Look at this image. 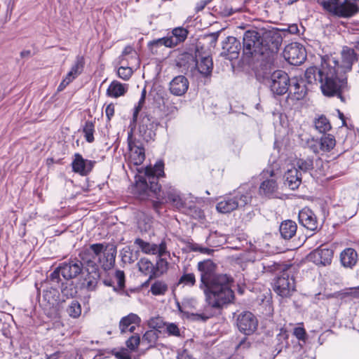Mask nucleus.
<instances>
[{
	"label": "nucleus",
	"instance_id": "50",
	"mask_svg": "<svg viewBox=\"0 0 359 359\" xmlns=\"http://www.w3.org/2000/svg\"><path fill=\"white\" fill-rule=\"evenodd\" d=\"M118 76L125 80H128L133 74V70L129 67H120L117 72Z\"/></svg>",
	"mask_w": 359,
	"mask_h": 359
},
{
	"label": "nucleus",
	"instance_id": "54",
	"mask_svg": "<svg viewBox=\"0 0 359 359\" xmlns=\"http://www.w3.org/2000/svg\"><path fill=\"white\" fill-rule=\"evenodd\" d=\"M61 274L60 269H59V266L57 267L50 275V280L53 283H59L60 275Z\"/></svg>",
	"mask_w": 359,
	"mask_h": 359
},
{
	"label": "nucleus",
	"instance_id": "57",
	"mask_svg": "<svg viewBox=\"0 0 359 359\" xmlns=\"http://www.w3.org/2000/svg\"><path fill=\"white\" fill-rule=\"evenodd\" d=\"M156 254H158L159 256L161 257L165 254L166 245L165 243L162 242L160 245H156Z\"/></svg>",
	"mask_w": 359,
	"mask_h": 359
},
{
	"label": "nucleus",
	"instance_id": "34",
	"mask_svg": "<svg viewBox=\"0 0 359 359\" xmlns=\"http://www.w3.org/2000/svg\"><path fill=\"white\" fill-rule=\"evenodd\" d=\"M168 290V285L165 281L161 280H155L151 285L150 292L153 295H164Z\"/></svg>",
	"mask_w": 359,
	"mask_h": 359
},
{
	"label": "nucleus",
	"instance_id": "24",
	"mask_svg": "<svg viewBox=\"0 0 359 359\" xmlns=\"http://www.w3.org/2000/svg\"><path fill=\"white\" fill-rule=\"evenodd\" d=\"M285 186H287L290 189L295 190L302 183V177L299 170L294 167L288 169L284 175Z\"/></svg>",
	"mask_w": 359,
	"mask_h": 359
},
{
	"label": "nucleus",
	"instance_id": "36",
	"mask_svg": "<svg viewBox=\"0 0 359 359\" xmlns=\"http://www.w3.org/2000/svg\"><path fill=\"white\" fill-rule=\"evenodd\" d=\"M148 45L152 53L157 51L156 50H154L156 48L161 47L163 46L168 48L174 47L173 41L170 39L169 36L150 41Z\"/></svg>",
	"mask_w": 359,
	"mask_h": 359
},
{
	"label": "nucleus",
	"instance_id": "28",
	"mask_svg": "<svg viewBox=\"0 0 359 359\" xmlns=\"http://www.w3.org/2000/svg\"><path fill=\"white\" fill-rule=\"evenodd\" d=\"M128 90V84L121 83L118 81H113L107 90V95L109 97L117 98L123 96Z\"/></svg>",
	"mask_w": 359,
	"mask_h": 359
},
{
	"label": "nucleus",
	"instance_id": "19",
	"mask_svg": "<svg viewBox=\"0 0 359 359\" xmlns=\"http://www.w3.org/2000/svg\"><path fill=\"white\" fill-rule=\"evenodd\" d=\"M241 48V43L236 37L229 36L223 42L222 52L220 55L229 60L236 59L239 55Z\"/></svg>",
	"mask_w": 359,
	"mask_h": 359
},
{
	"label": "nucleus",
	"instance_id": "7",
	"mask_svg": "<svg viewBox=\"0 0 359 359\" xmlns=\"http://www.w3.org/2000/svg\"><path fill=\"white\" fill-rule=\"evenodd\" d=\"M252 196L248 193L235 192L223 197L216 205V209L221 213H229L237 208L245 206L251 201Z\"/></svg>",
	"mask_w": 359,
	"mask_h": 359
},
{
	"label": "nucleus",
	"instance_id": "3",
	"mask_svg": "<svg viewBox=\"0 0 359 359\" xmlns=\"http://www.w3.org/2000/svg\"><path fill=\"white\" fill-rule=\"evenodd\" d=\"M164 175V163L163 161H158L154 167H147L144 175L140 176L135 183V193L140 198L146 199L149 197L156 198V201H153V206L156 210H158L161 204L168 202L172 203L179 196L176 190L171 187L166 191L161 190L158 179Z\"/></svg>",
	"mask_w": 359,
	"mask_h": 359
},
{
	"label": "nucleus",
	"instance_id": "29",
	"mask_svg": "<svg viewBox=\"0 0 359 359\" xmlns=\"http://www.w3.org/2000/svg\"><path fill=\"white\" fill-rule=\"evenodd\" d=\"M297 229V224L290 219L282 222L279 227L280 235L285 240L292 238L295 235Z\"/></svg>",
	"mask_w": 359,
	"mask_h": 359
},
{
	"label": "nucleus",
	"instance_id": "61",
	"mask_svg": "<svg viewBox=\"0 0 359 359\" xmlns=\"http://www.w3.org/2000/svg\"><path fill=\"white\" fill-rule=\"evenodd\" d=\"M199 252L203 253V254L210 255L212 252H214V250H212V249H210V248L201 246L200 250H199Z\"/></svg>",
	"mask_w": 359,
	"mask_h": 359
},
{
	"label": "nucleus",
	"instance_id": "39",
	"mask_svg": "<svg viewBox=\"0 0 359 359\" xmlns=\"http://www.w3.org/2000/svg\"><path fill=\"white\" fill-rule=\"evenodd\" d=\"M84 65V57L81 55H77L74 64L72 65L71 70L69 71V74H74V76L77 77L83 72Z\"/></svg>",
	"mask_w": 359,
	"mask_h": 359
},
{
	"label": "nucleus",
	"instance_id": "41",
	"mask_svg": "<svg viewBox=\"0 0 359 359\" xmlns=\"http://www.w3.org/2000/svg\"><path fill=\"white\" fill-rule=\"evenodd\" d=\"M94 123L90 121H86L85 125L83 128V133H84V137L88 142L91 143L94 141Z\"/></svg>",
	"mask_w": 359,
	"mask_h": 359
},
{
	"label": "nucleus",
	"instance_id": "17",
	"mask_svg": "<svg viewBox=\"0 0 359 359\" xmlns=\"http://www.w3.org/2000/svg\"><path fill=\"white\" fill-rule=\"evenodd\" d=\"M158 123L149 115L144 116L140 121L139 133L142 138L149 142L154 139Z\"/></svg>",
	"mask_w": 359,
	"mask_h": 359
},
{
	"label": "nucleus",
	"instance_id": "2",
	"mask_svg": "<svg viewBox=\"0 0 359 359\" xmlns=\"http://www.w3.org/2000/svg\"><path fill=\"white\" fill-rule=\"evenodd\" d=\"M337 60L330 57L324 60L320 68L311 67L304 74L305 85L318 82L323 93L326 96H337L342 102H346L345 93L348 86L345 77L337 76Z\"/></svg>",
	"mask_w": 359,
	"mask_h": 359
},
{
	"label": "nucleus",
	"instance_id": "9",
	"mask_svg": "<svg viewBox=\"0 0 359 359\" xmlns=\"http://www.w3.org/2000/svg\"><path fill=\"white\" fill-rule=\"evenodd\" d=\"M341 63L337 60L336 70L337 77H345V74L351 71L353 64L358 60V55L353 48L344 46L341 52Z\"/></svg>",
	"mask_w": 359,
	"mask_h": 359
},
{
	"label": "nucleus",
	"instance_id": "49",
	"mask_svg": "<svg viewBox=\"0 0 359 359\" xmlns=\"http://www.w3.org/2000/svg\"><path fill=\"white\" fill-rule=\"evenodd\" d=\"M145 93H146V91H145V90H144L142 93V97L138 102V105L136 106L134 109L131 124H135L137 122L138 114L140 111V110L142 109V104L144 102Z\"/></svg>",
	"mask_w": 359,
	"mask_h": 359
},
{
	"label": "nucleus",
	"instance_id": "10",
	"mask_svg": "<svg viewBox=\"0 0 359 359\" xmlns=\"http://www.w3.org/2000/svg\"><path fill=\"white\" fill-rule=\"evenodd\" d=\"M283 56L290 65H299L306 59L305 49L298 43H292L285 47Z\"/></svg>",
	"mask_w": 359,
	"mask_h": 359
},
{
	"label": "nucleus",
	"instance_id": "32",
	"mask_svg": "<svg viewBox=\"0 0 359 359\" xmlns=\"http://www.w3.org/2000/svg\"><path fill=\"white\" fill-rule=\"evenodd\" d=\"M160 332L157 330H147L142 338V344L147 346V348L155 347L158 339L159 337Z\"/></svg>",
	"mask_w": 359,
	"mask_h": 359
},
{
	"label": "nucleus",
	"instance_id": "47",
	"mask_svg": "<svg viewBox=\"0 0 359 359\" xmlns=\"http://www.w3.org/2000/svg\"><path fill=\"white\" fill-rule=\"evenodd\" d=\"M121 260L124 263H133L137 259V256L133 255L132 250L129 247L123 248L121 251Z\"/></svg>",
	"mask_w": 359,
	"mask_h": 359
},
{
	"label": "nucleus",
	"instance_id": "60",
	"mask_svg": "<svg viewBox=\"0 0 359 359\" xmlns=\"http://www.w3.org/2000/svg\"><path fill=\"white\" fill-rule=\"evenodd\" d=\"M75 78H76V76H74V74H69V72L63 80L65 81V83H68L69 85Z\"/></svg>",
	"mask_w": 359,
	"mask_h": 359
},
{
	"label": "nucleus",
	"instance_id": "31",
	"mask_svg": "<svg viewBox=\"0 0 359 359\" xmlns=\"http://www.w3.org/2000/svg\"><path fill=\"white\" fill-rule=\"evenodd\" d=\"M196 67L200 74L203 76H210L213 68L212 57L209 56L203 57L200 62H197Z\"/></svg>",
	"mask_w": 359,
	"mask_h": 359
},
{
	"label": "nucleus",
	"instance_id": "40",
	"mask_svg": "<svg viewBox=\"0 0 359 359\" xmlns=\"http://www.w3.org/2000/svg\"><path fill=\"white\" fill-rule=\"evenodd\" d=\"M315 127L320 133H325L331 129V125L328 119L323 115H321L314 121Z\"/></svg>",
	"mask_w": 359,
	"mask_h": 359
},
{
	"label": "nucleus",
	"instance_id": "18",
	"mask_svg": "<svg viewBox=\"0 0 359 359\" xmlns=\"http://www.w3.org/2000/svg\"><path fill=\"white\" fill-rule=\"evenodd\" d=\"M359 11V6L354 1L345 0L342 4L338 3L334 6L330 12L335 15L342 18H350L355 15Z\"/></svg>",
	"mask_w": 359,
	"mask_h": 359
},
{
	"label": "nucleus",
	"instance_id": "55",
	"mask_svg": "<svg viewBox=\"0 0 359 359\" xmlns=\"http://www.w3.org/2000/svg\"><path fill=\"white\" fill-rule=\"evenodd\" d=\"M105 114H106V116H107L108 120H110L111 118V117L114 116V105L112 103L108 104L106 107Z\"/></svg>",
	"mask_w": 359,
	"mask_h": 359
},
{
	"label": "nucleus",
	"instance_id": "23",
	"mask_svg": "<svg viewBox=\"0 0 359 359\" xmlns=\"http://www.w3.org/2000/svg\"><path fill=\"white\" fill-rule=\"evenodd\" d=\"M299 222L307 229L315 231L318 228V222L315 214L309 209H303L299 212Z\"/></svg>",
	"mask_w": 359,
	"mask_h": 359
},
{
	"label": "nucleus",
	"instance_id": "5",
	"mask_svg": "<svg viewBox=\"0 0 359 359\" xmlns=\"http://www.w3.org/2000/svg\"><path fill=\"white\" fill-rule=\"evenodd\" d=\"M116 252V245L113 243H93L81 250L78 258L85 270L99 268L100 264L104 271H109L115 265Z\"/></svg>",
	"mask_w": 359,
	"mask_h": 359
},
{
	"label": "nucleus",
	"instance_id": "63",
	"mask_svg": "<svg viewBox=\"0 0 359 359\" xmlns=\"http://www.w3.org/2000/svg\"><path fill=\"white\" fill-rule=\"evenodd\" d=\"M116 356L118 358V359H131L130 356L127 355V354H122L121 353H117L116 354Z\"/></svg>",
	"mask_w": 359,
	"mask_h": 359
},
{
	"label": "nucleus",
	"instance_id": "16",
	"mask_svg": "<svg viewBox=\"0 0 359 359\" xmlns=\"http://www.w3.org/2000/svg\"><path fill=\"white\" fill-rule=\"evenodd\" d=\"M128 148L130 150L129 162L134 165H141L145 159L144 149L142 144L132 138L129 135L128 138Z\"/></svg>",
	"mask_w": 359,
	"mask_h": 359
},
{
	"label": "nucleus",
	"instance_id": "22",
	"mask_svg": "<svg viewBox=\"0 0 359 359\" xmlns=\"http://www.w3.org/2000/svg\"><path fill=\"white\" fill-rule=\"evenodd\" d=\"M86 274L83 278L81 286L82 288L88 291L95 290L98 280H100V273L99 268L90 269L86 270Z\"/></svg>",
	"mask_w": 359,
	"mask_h": 359
},
{
	"label": "nucleus",
	"instance_id": "8",
	"mask_svg": "<svg viewBox=\"0 0 359 359\" xmlns=\"http://www.w3.org/2000/svg\"><path fill=\"white\" fill-rule=\"evenodd\" d=\"M296 285L291 269L277 275L273 283V291L282 297H290L295 291Z\"/></svg>",
	"mask_w": 359,
	"mask_h": 359
},
{
	"label": "nucleus",
	"instance_id": "20",
	"mask_svg": "<svg viewBox=\"0 0 359 359\" xmlns=\"http://www.w3.org/2000/svg\"><path fill=\"white\" fill-rule=\"evenodd\" d=\"M94 164L95 161L84 159L79 154H74V159L72 163L73 171L83 176L90 173Z\"/></svg>",
	"mask_w": 359,
	"mask_h": 359
},
{
	"label": "nucleus",
	"instance_id": "48",
	"mask_svg": "<svg viewBox=\"0 0 359 359\" xmlns=\"http://www.w3.org/2000/svg\"><path fill=\"white\" fill-rule=\"evenodd\" d=\"M140 341L141 339L138 334L133 335L126 341V346L131 351H135L140 345Z\"/></svg>",
	"mask_w": 359,
	"mask_h": 359
},
{
	"label": "nucleus",
	"instance_id": "58",
	"mask_svg": "<svg viewBox=\"0 0 359 359\" xmlns=\"http://www.w3.org/2000/svg\"><path fill=\"white\" fill-rule=\"evenodd\" d=\"M177 359H193V358L187 351L184 350L181 353H178Z\"/></svg>",
	"mask_w": 359,
	"mask_h": 359
},
{
	"label": "nucleus",
	"instance_id": "56",
	"mask_svg": "<svg viewBox=\"0 0 359 359\" xmlns=\"http://www.w3.org/2000/svg\"><path fill=\"white\" fill-rule=\"evenodd\" d=\"M250 346V343L248 341L245 339L241 340L240 343L238 344L236 348L238 351L241 349H247Z\"/></svg>",
	"mask_w": 359,
	"mask_h": 359
},
{
	"label": "nucleus",
	"instance_id": "52",
	"mask_svg": "<svg viewBox=\"0 0 359 359\" xmlns=\"http://www.w3.org/2000/svg\"><path fill=\"white\" fill-rule=\"evenodd\" d=\"M293 334L299 340L305 341L306 339V330L302 327H295L294 329Z\"/></svg>",
	"mask_w": 359,
	"mask_h": 359
},
{
	"label": "nucleus",
	"instance_id": "12",
	"mask_svg": "<svg viewBox=\"0 0 359 359\" xmlns=\"http://www.w3.org/2000/svg\"><path fill=\"white\" fill-rule=\"evenodd\" d=\"M288 92L287 97L288 102L292 101L294 104L295 102L304 99L308 92L305 81L302 79L292 78Z\"/></svg>",
	"mask_w": 359,
	"mask_h": 359
},
{
	"label": "nucleus",
	"instance_id": "15",
	"mask_svg": "<svg viewBox=\"0 0 359 359\" xmlns=\"http://www.w3.org/2000/svg\"><path fill=\"white\" fill-rule=\"evenodd\" d=\"M59 269L65 279L71 280L76 278L82 272L84 267L79 258H75L60 264Z\"/></svg>",
	"mask_w": 359,
	"mask_h": 359
},
{
	"label": "nucleus",
	"instance_id": "25",
	"mask_svg": "<svg viewBox=\"0 0 359 359\" xmlns=\"http://www.w3.org/2000/svg\"><path fill=\"white\" fill-rule=\"evenodd\" d=\"M340 261L343 266L352 269L358 261V252L353 248H346L340 254Z\"/></svg>",
	"mask_w": 359,
	"mask_h": 359
},
{
	"label": "nucleus",
	"instance_id": "11",
	"mask_svg": "<svg viewBox=\"0 0 359 359\" xmlns=\"http://www.w3.org/2000/svg\"><path fill=\"white\" fill-rule=\"evenodd\" d=\"M236 324L240 332L250 335L257 330L258 320L251 312L243 311L238 316Z\"/></svg>",
	"mask_w": 359,
	"mask_h": 359
},
{
	"label": "nucleus",
	"instance_id": "45",
	"mask_svg": "<svg viewBox=\"0 0 359 359\" xmlns=\"http://www.w3.org/2000/svg\"><path fill=\"white\" fill-rule=\"evenodd\" d=\"M67 311L69 316L74 318H77L81 314V306L78 301L73 300L69 305Z\"/></svg>",
	"mask_w": 359,
	"mask_h": 359
},
{
	"label": "nucleus",
	"instance_id": "4",
	"mask_svg": "<svg viewBox=\"0 0 359 359\" xmlns=\"http://www.w3.org/2000/svg\"><path fill=\"white\" fill-rule=\"evenodd\" d=\"M282 39L278 34L269 31L262 34L256 30H248L243 36V54L253 57L260 65L275 62Z\"/></svg>",
	"mask_w": 359,
	"mask_h": 359
},
{
	"label": "nucleus",
	"instance_id": "37",
	"mask_svg": "<svg viewBox=\"0 0 359 359\" xmlns=\"http://www.w3.org/2000/svg\"><path fill=\"white\" fill-rule=\"evenodd\" d=\"M134 243L138 245L141 250L145 254H156V244L146 242L140 238H136L134 241Z\"/></svg>",
	"mask_w": 359,
	"mask_h": 359
},
{
	"label": "nucleus",
	"instance_id": "51",
	"mask_svg": "<svg viewBox=\"0 0 359 359\" xmlns=\"http://www.w3.org/2000/svg\"><path fill=\"white\" fill-rule=\"evenodd\" d=\"M166 332L169 335H172L175 337L180 336V331L179 327L175 323H168L166 325Z\"/></svg>",
	"mask_w": 359,
	"mask_h": 359
},
{
	"label": "nucleus",
	"instance_id": "21",
	"mask_svg": "<svg viewBox=\"0 0 359 359\" xmlns=\"http://www.w3.org/2000/svg\"><path fill=\"white\" fill-rule=\"evenodd\" d=\"M189 82L187 77L182 75L175 76L169 83V90L171 94L182 96L188 90Z\"/></svg>",
	"mask_w": 359,
	"mask_h": 359
},
{
	"label": "nucleus",
	"instance_id": "30",
	"mask_svg": "<svg viewBox=\"0 0 359 359\" xmlns=\"http://www.w3.org/2000/svg\"><path fill=\"white\" fill-rule=\"evenodd\" d=\"M60 294L57 289L53 287L43 290V299L50 306L53 307L59 303Z\"/></svg>",
	"mask_w": 359,
	"mask_h": 359
},
{
	"label": "nucleus",
	"instance_id": "43",
	"mask_svg": "<svg viewBox=\"0 0 359 359\" xmlns=\"http://www.w3.org/2000/svg\"><path fill=\"white\" fill-rule=\"evenodd\" d=\"M196 284V277L193 273H184L179 279L177 285L192 287Z\"/></svg>",
	"mask_w": 359,
	"mask_h": 359
},
{
	"label": "nucleus",
	"instance_id": "59",
	"mask_svg": "<svg viewBox=\"0 0 359 359\" xmlns=\"http://www.w3.org/2000/svg\"><path fill=\"white\" fill-rule=\"evenodd\" d=\"M172 203L173 205H175L177 208L179 209L184 206V203L182 202V200L181 199L180 196L177 197V198L174 199Z\"/></svg>",
	"mask_w": 359,
	"mask_h": 359
},
{
	"label": "nucleus",
	"instance_id": "1",
	"mask_svg": "<svg viewBox=\"0 0 359 359\" xmlns=\"http://www.w3.org/2000/svg\"><path fill=\"white\" fill-rule=\"evenodd\" d=\"M197 269L200 272L199 287L203 291L208 304L219 309L234 299L232 287L233 278L227 274H216L217 265L210 259L199 262Z\"/></svg>",
	"mask_w": 359,
	"mask_h": 359
},
{
	"label": "nucleus",
	"instance_id": "6",
	"mask_svg": "<svg viewBox=\"0 0 359 359\" xmlns=\"http://www.w3.org/2000/svg\"><path fill=\"white\" fill-rule=\"evenodd\" d=\"M274 62L263 63L256 71L257 79L266 82L273 94L282 95L288 92L292 79L282 70H274Z\"/></svg>",
	"mask_w": 359,
	"mask_h": 359
},
{
	"label": "nucleus",
	"instance_id": "26",
	"mask_svg": "<svg viewBox=\"0 0 359 359\" xmlns=\"http://www.w3.org/2000/svg\"><path fill=\"white\" fill-rule=\"evenodd\" d=\"M262 265L264 273L282 274L287 270L291 269L290 265L275 261H264L262 262Z\"/></svg>",
	"mask_w": 359,
	"mask_h": 359
},
{
	"label": "nucleus",
	"instance_id": "38",
	"mask_svg": "<svg viewBox=\"0 0 359 359\" xmlns=\"http://www.w3.org/2000/svg\"><path fill=\"white\" fill-rule=\"evenodd\" d=\"M335 144L334 137L330 134H325L320 138V149L323 151H330L334 148Z\"/></svg>",
	"mask_w": 359,
	"mask_h": 359
},
{
	"label": "nucleus",
	"instance_id": "33",
	"mask_svg": "<svg viewBox=\"0 0 359 359\" xmlns=\"http://www.w3.org/2000/svg\"><path fill=\"white\" fill-rule=\"evenodd\" d=\"M141 322L140 318L135 314V313H130L127 316H125L121 318L120 323H119V327L121 330V332L122 333L126 332L128 330V328L132 325H139Z\"/></svg>",
	"mask_w": 359,
	"mask_h": 359
},
{
	"label": "nucleus",
	"instance_id": "62",
	"mask_svg": "<svg viewBox=\"0 0 359 359\" xmlns=\"http://www.w3.org/2000/svg\"><path fill=\"white\" fill-rule=\"evenodd\" d=\"M206 4H207V3L205 1L199 2L196 7V11H202L205 8Z\"/></svg>",
	"mask_w": 359,
	"mask_h": 359
},
{
	"label": "nucleus",
	"instance_id": "27",
	"mask_svg": "<svg viewBox=\"0 0 359 359\" xmlns=\"http://www.w3.org/2000/svg\"><path fill=\"white\" fill-rule=\"evenodd\" d=\"M137 266L141 273L144 275H149V280L158 276V266L156 268L153 263L147 258H141L137 262Z\"/></svg>",
	"mask_w": 359,
	"mask_h": 359
},
{
	"label": "nucleus",
	"instance_id": "14",
	"mask_svg": "<svg viewBox=\"0 0 359 359\" xmlns=\"http://www.w3.org/2000/svg\"><path fill=\"white\" fill-rule=\"evenodd\" d=\"M333 253L332 250L321 245L320 248L312 251L308 255V259L317 266H325L331 264Z\"/></svg>",
	"mask_w": 359,
	"mask_h": 359
},
{
	"label": "nucleus",
	"instance_id": "13",
	"mask_svg": "<svg viewBox=\"0 0 359 359\" xmlns=\"http://www.w3.org/2000/svg\"><path fill=\"white\" fill-rule=\"evenodd\" d=\"M262 179H265L259 186V192L265 196H270L275 193L278 189L276 179V172L273 169L264 170L261 174Z\"/></svg>",
	"mask_w": 359,
	"mask_h": 359
},
{
	"label": "nucleus",
	"instance_id": "42",
	"mask_svg": "<svg viewBox=\"0 0 359 359\" xmlns=\"http://www.w3.org/2000/svg\"><path fill=\"white\" fill-rule=\"evenodd\" d=\"M296 165L299 171L306 172L313 170V159L310 158H307L306 159L300 158L297 160Z\"/></svg>",
	"mask_w": 359,
	"mask_h": 359
},
{
	"label": "nucleus",
	"instance_id": "53",
	"mask_svg": "<svg viewBox=\"0 0 359 359\" xmlns=\"http://www.w3.org/2000/svg\"><path fill=\"white\" fill-rule=\"evenodd\" d=\"M320 5L327 11H330L334 6L336 5L339 0H319Z\"/></svg>",
	"mask_w": 359,
	"mask_h": 359
},
{
	"label": "nucleus",
	"instance_id": "46",
	"mask_svg": "<svg viewBox=\"0 0 359 359\" xmlns=\"http://www.w3.org/2000/svg\"><path fill=\"white\" fill-rule=\"evenodd\" d=\"M114 282L116 286H114V291L123 290L125 287V273L123 271L117 270L114 275Z\"/></svg>",
	"mask_w": 359,
	"mask_h": 359
},
{
	"label": "nucleus",
	"instance_id": "35",
	"mask_svg": "<svg viewBox=\"0 0 359 359\" xmlns=\"http://www.w3.org/2000/svg\"><path fill=\"white\" fill-rule=\"evenodd\" d=\"M188 32L183 27H176L172 32V35L169 36L173 41V46H176L180 43L183 42L187 37Z\"/></svg>",
	"mask_w": 359,
	"mask_h": 359
},
{
	"label": "nucleus",
	"instance_id": "64",
	"mask_svg": "<svg viewBox=\"0 0 359 359\" xmlns=\"http://www.w3.org/2000/svg\"><path fill=\"white\" fill-rule=\"evenodd\" d=\"M133 48L130 47V46H126L123 51V55H129L132 52H133Z\"/></svg>",
	"mask_w": 359,
	"mask_h": 359
},
{
	"label": "nucleus",
	"instance_id": "44",
	"mask_svg": "<svg viewBox=\"0 0 359 359\" xmlns=\"http://www.w3.org/2000/svg\"><path fill=\"white\" fill-rule=\"evenodd\" d=\"M61 292L64 297L72 298L76 295L77 290L72 283H65L62 284Z\"/></svg>",
	"mask_w": 359,
	"mask_h": 359
}]
</instances>
